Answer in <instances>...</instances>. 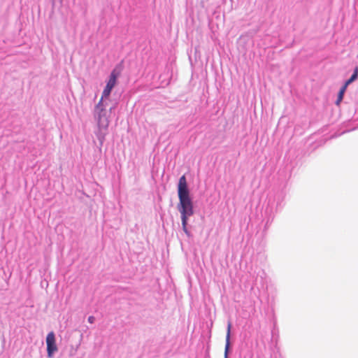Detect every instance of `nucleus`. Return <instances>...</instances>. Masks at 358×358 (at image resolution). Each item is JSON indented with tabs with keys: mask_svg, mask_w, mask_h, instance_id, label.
I'll use <instances>...</instances> for the list:
<instances>
[{
	"mask_svg": "<svg viewBox=\"0 0 358 358\" xmlns=\"http://www.w3.org/2000/svg\"><path fill=\"white\" fill-rule=\"evenodd\" d=\"M178 195L179 202L177 205V208L180 213L182 229L185 234L189 235L187 225L189 217L194 215V206L189 196V191L185 175L182 176L179 179Z\"/></svg>",
	"mask_w": 358,
	"mask_h": 358,
	"instance_id": "obj_1",
	"label": "nucleus"
},
{
	"mask_svg": "<svg viewBox=\"0 0 358 358\" xmlns=\"http://www.w3.org/2000/svg\"><path fill=\"white\" fill-rule=\"evenodd\" d=\"M121 70L117 68H115L112 72L110 73L108 81L106 83V85L103 90L101 95V100L104 98H108L110 96V94L113 90V88L116 85L117 79L120 76Z\"/></svg>",
	"mask_w": 358,
	"mask_h": 358,
	"instance_id": "obj_2",
	"label": "nucleus"
},
{
	"mask_svg": "<svg viewBox=\"0 0 358 358\" xmlns=\"http://www.w3.org/2000/svg\"><path fill=\"white\" fill-rule=\"evenodd\" d=\"M95 113L99 128L106 129L109 124L108 115L106 109L103 108V100L101 99L96 106Z\"/></svg>",
	"mask_w": 358,
	"mask_h": 358,
	"instance_id": "obj_3",
	"label": "nucleus"
},
{
	"mask_svg": "<svg viewBox=\"0 0 358 358\" xmlns=\"http://www.w3.org/2000/svg\"><path fill=\"white\" fill-rule=\"evenodd\" d=\"M47 353L48 357H52L58 348L56 345L55 335L53 331L48 334L46 337Z\"/></svg>",
	"mask_w": 358,
	"mask_h": 358,
	"instance_id": "obj_4",
	"label": "nucleus"
},
{
	"mask_svg": "<svg viewBox=\"0 0 358 358\" xmlns=\"http://www.w3.org/2000/svg\"><path fill=\"white\" fill-rule=\"evenodd\" d=\"M231 328V323L230 322H229L228 324H227V335H226V345H225V351H224L225 358H227L228 350L229 349Z\"/></svg>",
	"mask_w": 358,
	"mask_h": 358,
	"instance_id": "obj_5",
	"label": "nucleus"
},
{
	"mask_svg": "<svg viewBox=\"0 0 358 358\" xmlns=\"http://www.w3.org/2000/svg\"><path fill=\"white\" fill-rule=\"evenodd\" d=\"M357 76H358V68L356 67L354 71V73H352L351 77L345 82V83L349 85L350 83H352L353 81H355L357 78Z\"/></svg>",
	"mask_w": 358,
	"mask_h": 358,
	"instance_id": "obj_6",
	"label": "nucleus"
},
{
	"mask_svg": "<svg viewBox=\"0 0 358 358\" xmlns=\"http://www.w3.org/2000/svg\"><path fill=\"white\" fill-rule=\"evenodd\" d=\"M344 94L345 93L339 91L338 94V98H337V100L336 101V104L337 106H339L341 102L342 101V100L343 99Z\"/></svg>",
	"mask_w": 358,
	"mask_h": 358,
	"instance_id": "obj_7",
	"label": "nucleus"
},
{
	"mask_svg": "<svg viewBox=\"0 0 358 358\" xmlns=\"http://www.w3.org/2000/svg\"><path fill=\"white\" fill-rule=\"evenodd\" d=\"M348 86V85H347L345 83L344 85L341 88L340 92H342L345 93Z\"/></svg>",
	"mask_w": 358,
	"mask_h": 358,
	"instance_id": "obj_8",
	"label": "nucleus"
},
{
	"mask_svg": "<svg viewBox=\"0 0 358 358\" xmlns=\"http://www.w3.org/2000/svg\"><path fill=\"white\" fill-rule=\"evenodd\" d=\"M87 322H90V316L87 317Z\"/></svg>",
	"mask_w": 358,
	"mask_h": 358,
	"instance_id": "obj_9",
	"label": "nucleus"
}]
</instances>
